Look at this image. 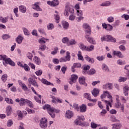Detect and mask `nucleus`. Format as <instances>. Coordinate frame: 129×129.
Masks as SVG:
<instances>
[{
    "instance_id": "680f3d73",
    "label": "nucleus",
    "mask_w": 129,
    "mask_h": 129,
    "mask_svg": "<svg viewBox=\"0 0 129 129\" xmlns=\"http://www.w3.org/2000/svg\"><path fill=\"white\" fill-rule=\"evenodd\" d=\"M26 104H28V106H29V107H31V108L33 107V103H32V101H31L29 100H27Z\"/></svg>"
},
{
    "instance_id": "c9c22d12",
    "label": "nucleus",
    "mask_w": 129,
    "mask_h": 129,
    "mask_svg": "<svg viewBox=\"0 0 129 129\" xmlns=\"http://www.w3.org/2000/svg\"><path fill=\"white\" fill-rule=\"evenodd\" d=\"M77 42L75 41V39H71L69 41V43H68V46H70L71 45H75Z\"/></svg>"
},
{
    "instance_id": "58836bf2",
    "label": "nucleus",
    "mask_w": 129,
    "mask_h": 129,
    "mask_svg": "<svg viewBox=\"0 0 129 129\" xmlns=\"http://www.w3.org/2000/svg\"><path fill=\"white\" fill-rule=\"evenodd\" d=\"M16 42H17L18 44H21V43L23 42V37L21 36H18V37L16 38Z\"/></svg>"
},
{
    "instance_id": "423d86ee",
    "label": "nucleus",
    "mask_w": 129,
    "mask_h": 129,
    "mask_svg": "<svg viewBox=\"0 0 129 129\" xmlns=\"http://www.w3.org/2000/svg\"><path fill=\"white\" fill-rule=\"evenodd\" d=\"M40 126L41 128H47L48 126V119L46 118H42L40 120Z\"/></svg>"
},
{
    "instance_id": "4468645a",
    "label": "nucleus",
    "mask_w": 129,
    "mask_h": 129,
    "mask_svg": "<svg viewBox=\"0 0 129 129\" xmlns=\"http://www.w3.org/2000/svg\"><path fill=\"white\" fill-rule=\"evenodd\" d=\"M77 79H78V76H77V75H72V78L71 79V81L69 82L70 84H72V83H75Z\"/></svg>"
},
{
    "instance_id": "6e6d98bb",
    "label": "nucleus",
    "mask_w": 129,
    "mask_h": 129,
    "mask_svg": "<svg viewBox=\"0 0 129 129\" xmlns=\"http://www.w3.org/2000/svg\"><path fill=\"white\" fill-rule=\"evenodd\" d=\"M0 21L2 23H7L8 22V18L5 17V18H3V17H0Z\"/></svg>"
},
{
    "instance_id": "b1692460",
    "label": "nucleus",
    "mask_w": 129,
    "mask_h": 129,
    "mask_svg": "<svg viewBox=\"0 0 129 129\" xmlns=\"http://www.w3.org/2000/svg\"><path fill=\"white\" fill-rule=\"evenodd\" d=\"M112 129H120V127H121V124L120 123H115L112 124Z\"/></svg>"
},
{
    "instance_id": "7ed1b4c3",
    "label": "nucleus",
    "mask_w": 129,
    "mask_h": 129,
    "mask_svg": "<svg viewBox=\"0 0 129 129\" xmlns=\"http://www.w3.org/2000/svg\"><path fill=\"white\" fill-rule=\"evenodd\" d=\"M0 60H4L5 61L6 64H9V65H11V66H16V63L12 61V59L10 58H8L7 55H0Z\"/></svg>"
},
{
    "instance_id": "c03bdc74",
    "label": "nucleus",
    "mask_w": 129,
    "mask_h": 129,
    "mask_svg": "<svg viewBox=\"0 0 129 129\" xmlns=\"http://www.w3.org/2000/svg\"><path fill=\"white\" fill-rule=\"evenodd\" d=\"M1 79L3 81V82H6V81H7V80L8 79V75H3L2 76V77L1 78Z\"/></svg>"
},
{
    "instance_id": "09e8293b",
    "label": "nucleus",
    "mask_w": 129,
    "mask_h": 129,
    "mask_svg": "<svg viewBox=\"0 0 129 129\" xmlns=\"http://www.w3.org/2000/svg\"><path fill=\"white\" fill-rule=\"evenodd\" d=\"M127 79V78L120 77L118 81L119 82H124L125 81H126Z\"/></svg>"
},
{
    "instance_id": "0eeeda50",
    "label": "nucleus",
    "mask_w": 129,
    "mask_h": 129,
    "mask_svg": "<svg viewBox=\"0 0 129 129\" xmlns=\"http://www.w3.org/2000/svg\"><path fill=\"white\" fill-rule=\"evenodd\" d=\"M71 59V56L70 55V52L67 51L66 52V56L64 57H61L59 59V62H67V61H70Z\"/></svg>"
},
{
    "instance_id": "412c9836",
    "label": "nucleus",
    "mask_w": 129,
    "mask_h": 129,
    "mask_svg": "<svg viewBox=\"0 0 129 129\" xmlns=\"http://www.w3.org/2000/svg\"><path fill=\"white\" fill-rule=\"evenodd\" d=\"M99 93V90L98 89L94 88L93 91H92V94L95 97H96L97 95H98Z\"/></svg>"
},
{
    "instance_id": "a19ab883",
    "label": "nucleus",
    "mask_w": 129,
    "mask_h": 129,
    "mask_svg": "<svg viewBox=\"0 0 129 129\" xmlns=\"http://www.w3.org/2000/svg\"><path fill=\"white\" fill-rule=\"evenodd\" d=\"M96 73V71H95L94 69H91L87 73L89 75H93V74H95Z\"/></svg>"
},
{
    "instance_id": "de8ad7c7",
    "label": "nucleus",
    "mask_w": 129,
    "mask_h": 129,
    "mask_svg": "<svg viewBox=\"0 0 129 129\" xmlns=\"http://www.w3.org/2000/svg\"><path fill=\"white\" fill-rule=\"evenodd\" d=\"M5 100L7 103H9L10 104H13L14 103V101H13V100L12 99H10L9 98H6Z\"/></svg>"
},
{
    "instance_id": "69168bd1",
    "label": "nucleus",
    "mask_w": 129,
    "mask_h": 129,
    "mask_svg": "<svg viewBox=\"0 0 129 129\" xmlns=\"http://www.w3.org/2000/svg\"><path fill=\"white\" fill-rule=\"evenodd\" d=\"M97 60H98V61H103L104 60V56L103 55L102 56H98L96 57Z\"/></svg>"
},
{
    "instance_id": "338daca9",
    "label": "nucleus",
    "mask_w": 129,
    "mask_h": 129,
    "mask_svg": "<svg viewBox=\"0 0 129 129\" xmlns=\"http://www.w3.org/2000/svg\"><path fill=\"white\" fill-rule=\"evenodd\" d=\"M11 37L8 34H5L2 36V38L3 40H7V39H9Z\"/></svg>"
},
{
    "instance_id": "4d7b16f0",
    "label": "nucleus",
    "mask_w": 129,
    "mask_h": 129,
    "mask_svg": "<svg viewBox=\"0 0 129 129\" xmlns=\"http://www.w3.org/2000/svg\"><path fill=\"white\" fill-rule=\"evenodd\" d=\"M112 29H113L112 26L110 24H107V28L106 29L107 31H112Z\"/></svg>"
},
{
    "instance_id": "ddd939ff",
    "label": "nucleus",
    "mask_w": 129,
    "mask_h": 129,
    "mask_svg": "<svg viewBox=\"0 0 129 129\" xmlns=\"http://www.w3.org/2000/svg\"><path fill=\"white\" fill-rule=\"evenodd\" d=\"M112 54L114 56H117L118 58H123V55L120 51L113 50Z\"/></svg>"
},
{
    "instance_id": "20e7f679",
    "label": "nucleus",
    "mask_w": 129,
    "mask_h": 129,
    "mask_svg": "<svg viewBox=\"0 0 129 129\" xmlns=\"http://www.w3.org/2000/svg\"><path fill=\"white\" fill-rule=\"evenodd\" d=\"M106 41V42H113L115 43L116 42V39L113 38L111 35H106V36H103L101 37V41L103 42Z\"/></svg>"
},
{
    "instance_id": "4be33fe9",
    "label": "nucleus",
    "mask_w": 129,
    "mask_h": 129,
    "mask_svg": "<svg viewBox=\"0 0 129 129\" xmlns=\"http://www.w3.org/2000/svg\"><path fill=\"white\" fill-rule=\"evenodd\" d=\"M66 116L67 118H71L73 116V112L70 110H68L66 111Z\"/></svg>"
},
{
    "instance_id": "9b49d317",
    "label": "nucleus",
    "mask_w": 129,
    "mask_h": 129,
    "mask_svg": "<svg viewBox=\"0 0 129 129\" xmlns=\"http://www.w3.org/2000/svg\"><path fill=\"white\" fill-rule=\"evenodd\" d=\"M84 97L85 98H86L88 99V100H89V101H91L92 102H96L97 101V100L95 99H91V97H90V94L89 93H85L84 94Z\"/></svg>"
},
{
    "instance_id": "e433bc0d",
    "label": "nucleus",
    "mask_w": 129,
    "mask_h": 129,
    "mask_svg": "<svg viewBox=\"0 0 129 129\" xmlns=\"http://www.w3.org/2000/svg\"><path fill=\"white\" fill-rule=\"evenodd\" d=\"M110 5H111V3L109 1L105 2L100 5L101 7H109Z\"/></svg>"
},
{
    "instance_id": "7c9ffc66",
    "label": "nucleus",
    "mask_w": 129,
    "mask_h": 129,
    "mask_svg": "<svg viewBox=\"0 0 129 129\" xmlns=\"http://www.w3.org/2000/svg\"><path fill=\"white\" fill-rule=\"evenodd\" d=\"M123 91L125 96H127L128 95V87L125 86L123 88Z\"/></svg>"
},
{
    "instance_id": "2f4dec72",
    "label": "nucleus",
    "mask_w": 129,
    "mask_h": 129,
    "mask_svg": "<svg viewBox=\"0 0 129 129\" xmlns=\"http://www.w3.org/2000/svg\"><path fill=\"white\" fill-rule=\"evenodd\" d=\"M79 47L82 51H86V46L84 45V44L81 42L79 43Z\"/></svg>"
},
{
    "instance_id": "1a4fd4ad",
    "label": "nucleus",
    "mask_w": 129,
    "mask_h": 129,
    "mask_svg": "<svg viewBox=\"0 0 129 129\" xmlns=\"http://www.w3.org/2000/svg\"><path fill=\"white\" fill-rule=\"evenodd\" d=\"M84 120V116H78L77 119L75 121V124L77 125H81L82 121Z\"/></svg>"
},
{
    "instance_id": "c756f323",
    "label": "nucleus",
    "mask_w": 129,
    "mask_h": 129,
    "mask_svg": "<svg viewBox=\"0 0 129 129\" xmlns=\"http://www.w3.org/2000/svg\"><path fill=\"white\" fill-rule=\"evenodd\" d=\"M94 50V45H91L90 46H87L86 51L87 52H91Z\"/></svg>"
},
{
    "instance_id": "49530a36",
    "label": "nucleus",
    "mask_w": 129,
    "mask_h": 129,
    "mask_svg": "<svg viewBox=\"0 0 129 129\" xmlns=\"http://www.w3.org/2000/svg\"><path fill=\"white\" fill-rule=\"evenodd\" d=\"M54 29V24L52 23H49L47 25V29L48 30H53Z\"/></svg>"
},
{
    "instance_id": "f8f14e48",
    "label": "nucleus",
    "mask_w": 129,
    "mask_h": 129,
    "mask_svg": "<svg viewBox=\"0 0 129 129\" xmlns=\"http://www.w3.org/2000/svg\"><path fill=\"white\" fill-rule=\"evenodd\" d=\"M47 4L51 6V7H56V6L59 5V1H58V0H53L52 2L48 1Z\"/></svg>"
},
{
    "instance_id": "8fccbe9b",
    "label": "nucleus",
    "mask_w": 129,
    "mask_h": 129,
    "mask_svg": "<svg viewBox=\"0 0 129 129\" xmlns=\"http://www.w3.org/2000/svg\"><path fill=\"white\" fill-rule=\"evenodd\" d=\"M89 69H90V67L89 66H86L85 67H84V68H83V73L85 74H86V71L87 70H89Z\"/></svg>"
},
{
    "instance_id": "9d476101",
    "label": "nucleus",
    "mask_w": 129,
    "mask_h": 129,
    "mask_svg": "<svg viewBox=\"0 0 129 129\" xmlns=\"http://www.w3.org/2000/svg\"><path fill=\"white\" fill-rule=\"evenodd\" d=\"M115 107L116 108H121L122 112H124V105L121 104L119 101L116 102L115 103Z\"/></svg>"
},
{
    "instance_id": "a878e982",
    "label": "nucleus",
    "mask_w": 129,
    "mask_h": 129,
    "mask_svg": "<svg viewBox=\"0 0 129 129\" xmlns=\"http://www.w3.org/2000/svg\"><path fill=\"white\" fill-rule=\"evenodd\" d=\"M27 101H28V99H25L24 98H21L20 101V106H23L25 105L26 103H27Z\"/></svg>"
},
{
    "instance_id": "ea45409f",
    "label": "nucleus",
    "mask_w": 129,
    "mask_h": 129,
    "mask_svg": "<svg viewBox=\"0 0 129 129\" xmlns=\"http://www.w3.org/2000/svg\"><path fill=\"white\" fill-rule=\"evenodd\" d=\"M63 44H67L68 45V43H69V39L67 37H63L61 40Z\"/></svg>"
},
{
    "instance_id": "2eb2a0df",
    "label": "nucleus",
    "mask_w": 129,
    "mask_h": 129,
    "mask_svg": "<svg viewBox=\"0 0 129 129\" xmlns=\"http://www.w3.org/2000/svg\"><path fill=\"white\" fill-rule=\"evenodd\" d=\"M79 82L81 84L84 85L86 87L87 86V84L85 83V77H82L79 78Z\"/></svg>"
},
{
    "instance_id": "bb28decb",
    "label": "nucleus",
    "mask_w": 129,
    "mask_h": 129,
    "mask_svg": "<svg viewBox=\"0 0 129 129\" xmlns=\"http://www.w3.org/2000/svg\"><path fill=\"white\" fill-rule=\"evenodd\" d=\"M38 79L40 80V81H41L42 83L43 84H45L46 85H51V83L45 79H42L41 80L40 78H38Z\"/></svg>"
},
{
    "instance_id": "5fc2aeb1",
    "label": "nucleus",
    "mask_w": 129,
    "mask_h": 129,
    "mask_svg": "<svg viewBox=\"0 0 129 129\" xmlns=\"http://www.w3.org/2000/svg\"><path fill=\"white\" fill-rule=\"evenodd\" d=\"M35 74L37 75V76H41L42 75V74L43 73V72L42 70H39L35 72Z\"/></svg>"
},
{
    "instance_id": "4c0bfd02",
    "label": "nucleus",
    "mask_w": 129,
    "mask_h": 129,
    "mask_svg": "<svg viewBox=\"0 0 129 129\" xmlns=\"http://www.w3.org/2000/svg\"><path fill=\"white\" fill-rule=\"evenodd\" d=\"M46 48H47V46H46V45L41 44L39 47V50H40L41 51H45L46 50Z\"/></svg>"
},
{
    "instance_id": "c85d7f7f",
    "label": "nucleus",
    "mask_w": 129,
    "mask_h": 129,
    "mask_svg": "<svg viewBox=\"0 0 129 129\" xmlns=\"http://www.w3.org/2000/svg\"><path fill=\"white\" fill-rule=\"evenodd\" d=\"M104 102L106 105V110L107 111H109V106L111 107V103L106 100H104Z\"/></svg>"
},
{
    "instance_id": "774afa93",
    "label": "nucleus",
    "mask_w": 129,
    "mask_h": 129,
    "mask_svg": "<svg viewBox=\"0 0 129 129\" xmlns=\"http://www.w3.org/2000/svg\"><path fill=\"white\" fill-rule=\"evenodd\" d=\"M119 49L120 50V51H122V52H123L124 51H125V46H124V45H120L119 47Z\"/></svg>"
},
{
    "instance_id": "393cba45",
    "label": "nucleus",
    "mask_w": 129,
    "mask_h": 129,
    "mask_svg": "<svg viewBox=\"0 0 129 129\" xmlns=\"http://www.w3.org/2000/svg\"><path fill=\"white\" fill-rule=\"evenodd\" d=\"M19 11L21 12V13H25L26 12H27V8L25 6H24L23 5H21L19 7Z\"/></svg>"
},
{
    "instance_id": "a211bd4d",
    "label": "nucleus",
    "mask_w": 129,
    "mask_h": 129,
    "mask_svg": "<svg viewBox=\"0 0 129 129\" xmlns=\"http://www.w3.org/2000/svg\"><path fill=\"white\" fill-rule=\"evenodd\" d=\"M87 109V107H86V105L85 104H82L80 107V112H85Z\"/></svg>"
},
{
    "instance_id": "13d9d810",
    "label": "nucleus",
    "mask_w": 129,
    "mask_h": 129,
    "mask_svg": "<svg viewBox=\"0 0 129 129\" xmlns=\"http://www.w3.org/2000/svg\"><path fill=\"white\" fill-rule=\"evenodd\" d=\"M73 67L75 68H80V67H81V63H74Z\"/></svg>"
},
{
    "instance_id": "a18cd8bd",
    "label": "nucleus",
    "mask_w": 129,
    "mask_h": 129,
    "mask_svg": "<svg viewBox=\"0 0 129 129\" xmlns=\"http://www.w3.org/2000/svg\"><path fill=\"white\" fill-rule=\"evenodd\" d=\"M23 31L24 32V35H25L26 36H29L30 35V32H29V30H28V29H27L26 28H23Z\"/></svg>"
},
{
    "instance_id": "f3484780",
    "label": "nucleus",
    "mask_w": 129,
    "mask_h": 129,
    "mask_svg": "<svg viewBox=\"0 0 129 129\" xmlns=\"http://www.w3.org/2000/svg\"><path fill=\"white\" fill-rule=\"evenodd\" d=\"M32 8L36 11H42L41 8H40V6H39V3H36L34 5H32Z\"/></svg>"
},
{
    "instance_id": "6e6552de",
    "label": "nucleus",
    "mask_w": 129,
    "mask_h": 129,
    "mask_svg": "<svg viewBox=\"0 0 129 129\" xmlns=\"http://www.w3.org/2000/svg\"><path fill=\"white\" fill-rule=\"evenodd\" d=\"M28 83L29 84H31L33 85V86L36 87H39V85H38V83L37 81H36V80L33 78H29L28 79Z\"/></svg>"
},
{
    "instance_id": "f704fd0d",
    "label": "nucleus",
    "mask_w": 129,
    "mask_h": 129,
    "mask_svg": "<svg viewBox=\"0 0 129 129\" xmlns=\"http://www.w3.org/2000/svg\"><path fill=\"white\" fill-rule=\"evenodd\" d=\"M62 27L63 29L65 30H67L68 29V27H69V23L66 21L62 22Z\"/></svg>"
},
{
    "instance_id": "e2e57ef3",
    "label": "nucleus",
    "mask_w": 129,
    "mask_h": 129,
    "mask_svg": "<svg viewBox=\"0 0 129 129\" xmlns=\"http://www.w3.org/2000/svg\"><path fill=\"white\" fill-rule=\"evenodd\" d=\"M21 87L24 91H27L28 90V87L25 84H23L21 86Z\"/></svg>"
},
{
    "instance_id": "dca6fc26",
    "label": "nucleus",
    "mask_w": 129,
    "mask_h": 129,
    "mask_svg": "<svg viewBox=\"0 0 129 129\" xmlns=\"http://www.w3.org/2000/svg\"><path fill=\"white\" fill-rule=\"evenodd\" d=\"M12 111H13L12 107H11V106H8L6 108V111L7 115H8V116H10L12 113Z\"/></svg>"
},
{
    "instance_id": "37998d69",
    "label": "nucleus",
    "mask_w": 129,
    "mask_h": 129,
    "mask_svg": "<svg viewBox=\"0 0 129 129\" xmlns=\"http://www.w3.org/2000/svg\"><path fill=\"white\" fill-rule=\"evenodd\" d=\"M102 69L106 71V72H108L109 71V69H108V67H107V66H106L105 64H102Z\"/></svg>"
},
{
    "instance_id": "864d4df0",
    "label": "nucleus",
    "mask_w": 129,
    "mask_h": 129,
    "mask_svg": "<svg viewBox=\"0 0 129 129\" xmlns=\"http://www.w3.org/2000/svg\"><path fill=\"white\" fill-rule=\"evenodd\" d=\"M7 125L9 127L12 126V125H13V120H12V119L8 120V121H7Z\"/></svg>"
},
{
    "instance_id": "72a5a7b5",
    "label": "nucleus",
    "mask_w": 129,
    "mask_h": 129,
    "mask_svg": "<svg viewBox=\"0 0 129 129\" xmlns=\"http://www.w3.org/2000/svg\"><path fill=\"white\" fill-rule=\"evenodd\" d=\"M45 41H49V39L45 38H42L39 39L38 40V42L39 43H40V44H46Z\"/></svg>"
},
{
    "instance_id": "f257e3e1",
    "label": "nucleus",
    "mask_w": 129,
    "mask_h": 129,
    "mask_svg": "<svg viewBox=\"0 0 129 129\" xmlns=\"http://www.w3.org/2000/svg\"><path fill=\"white\" fill-rule=\"evenodd\" d=\"M83 28L85 29V33L86 35L85 36V38L87 39V41L89 42L90 44H93V45H95L96 42L95 40L92 37H89L90 35H91V28L87 23H84L83 25Z\"/></svg>"
},
{
    "instance_id": "0e129e2a",
    "label": "nucleus",
    "mask_w": 129,
    "mask_h": 129,
    "mask_svg": "<svg viewBox=\"0 0 129 129\" xmlns=\"http://www.w3.org/2000/svg\"><path fill=\"white\" fill-rule=\"evenodd\" d=\"M73 107L74 109H76L77 111H79V107H78V104L74 103Z\"/></svg>"
},
{
    "instance_id": "052dcab7",
    "label": "nucleus",
    "mask_w": 129,
    "mask_h": 129,
    "mask_svg": "<svg viewBox=\"0 0 129 129\" xmlns=\"http://www.w3.org/2000/svg\"><path fill=\"white\" fill-rule=\"evenodd\" d=\"M107 21L109 23H112V22H114V18L112 17H109L107 18Z\"/></svg>"
},
{
    "instance_id": "603ef678",
    "label": "nucleus",
    "mask_w": 129,
    "mask_h": 129,
    "mask_svg": "<svg viewBox=\"0 0 129 129\" xmlns=\"http://www.w3.org/2000/svg\"><path fill=\"white\" fill-rule=\"evenodd\" d=\"M58 53V47H55L54 48V50L51 52L52 55H55V54H57Z\"/></svg>"
},
{
    "instance_id": "473e14b6",
    "label": "nucleus",
    "mask_w": 129,
    "mask_h": 129,
    "mask_svg": "<svg viewBox=\"0 0 129 129\" xmlns=\"http://www.w3.org/2000/svg\"><path fill=\"white\" fill-rule=\"evenodd\" d=\"M41 98H42V96L41 95H39L38 97L34 96V99L36 102H38V103H41Z\"/></svg>"
},
{
    "instance_id": "cd10ccee",
    "label": "nucleus",
    "mask_w": 129,
    "mask_h": 129,
    "mask_svg": "<svg viewBox=\"0 0 129 129\" xmlns=\"http://www.w3.org/2000/svg\"><path fill=\"white\" fill-rule=\"evenodd\" d=\"M78 59L80 61H84V59H83V56H82V52L80 51H78Z\"/></svg>"
},
{
    "instance_id": "6ab92c4d",
    "label": "nucleus",
    "mask_w": 129,
    "mask_h": 129,
    "mask_svg": "<svg viewBox=\"0 0 129 129\" xmlns=\"http://www.w3.org/2000/svg\"><path fill=\"white\" fill-rule=\"evenodd\" d=\"M33 61H34L35 63H36L37 65H40V64H41V59L37 56H34Z\"/></svg>"
},
{
    "instance_id": "5701e85b",
    "label": "nucleus",
    "mask_w": 129,
    "mask_h": 129,
    "mask_svg": "<svg viewBox=\"0 0 129 129\" xmlns=\"http://www.w3.org/2000/svg\"><path fill=\"white\" fill-rule=\"evenodd\" d=\"M103 88L104 89H112V84L110 83L106 84L103 86Z\"/></svg>"
},
{
    "instance_id": "79ce46f5",
    "label": "nucleus",
    "mask_w": 129,
    "mask_h": 129,
    "mask_svg": "<svg viewBox=\"0 0 129 129\" xmlns=\"http://www.w3.org/2000/svg\"><path fill=\"white\" fill-rule=\"evenodd\" d=\"M22 68H24L25 71H26V72L30 71V67H29V66H28V64H27L26 63H25L23 65V67Z\"/></svg>"
},
{
    "instance_id": "bf43d9fd",
    "label": "nucleus",
    "mask_w": 129,
    "mask_h": 129,
    "mask_svg": "<svg viewBox=\"0 0 129 129\" xmlns=\"http://www.w3.org/2000/svg\"><path fill=\"white\" fill-rule=\"evenodd\" d=\"M91 126L92 128L95 129L97 127V124L94 123V122H91Z\"/></svg>"
},
{
    "instance_id": "39448f33",
    "label": "nucleus",
    "mask_w": 129,
    "mask_h": 129,
    "mask_svg": "<svg viewBox=\"0 0 129 129\" xmlns=\"http://www.w3.org/2000/svg\"><path fill=\"white\" fill-rule=\"evenodd\" d=\"M70 14H74V9L71 8L70 6L67 5L63 11V15L65 17H69Z\"/></svg>"
},
{
    "instance_id": "f03ea898",
    "label": "nucleus",
    "mask_w": 129,
    "mask_h": 129,
    "mask_svg": "<svg viewBox=\"0 0 129 129\" xmlns=\"http://www.w3.org/2000/svg\"><path fill=\"white\" fill-rule=\"evenodd\" d=\"M43 109H47L48 113L52 118H55V112L58 113L60 110H57L53 107H51V105L46 104L43 106Z\"/></svg>"
},
{
    "instance_id": "aec40b11",
    "label": "nucleus",
    "mask_w": 129,
    "mask_h": 129,
    "mask_svg": "<svg viewBox=\"0 0 129 129\" xmlns=\"http://www.w3.org/2000/svg\"><path fill=\"white\" fill-rule=\"evenodd\" d=\"M85 59L89 62V63H91V64H93L94 63V58H91L88 55H86L85 57Z\"/></svg>"
},
{
    "instance_id": "3c124183",
    "label": "nucleus",
    "mask_w": 129,
    "mask_h": 129,
    "mask_svg": "<svg viewBox=\"0 0 129 129\" xmlns=\"http://www.w3.org/2000/svg\"><path fill=\"white\" fill-rule=\"evenodd\" d=\"M26 56L30 60H32L33 59V54L31 52H28Z\"/></svg>"
}]
</instances>
